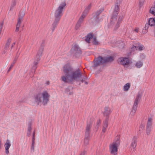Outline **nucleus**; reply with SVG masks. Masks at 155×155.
I'll return each mask as SVG.
<instances>
[{"instance_id": "6ab92c4d", "label": "nucleus", "mask_w": 155, "mask_h": 155, "mask_svg": "<svg viewBox=\"0 0 155 155\" xmlns=\"http://www.w3.org/2000/svg\"><path fill=\"white\" fill-rule=\"evenodd\" d=\"M136 104V100H135L134 101V104L133 105L132 109L131 110V111L130 112V116L131 117H132L134 116L135 114V113H136V105L135 104Z\"/></svg>"}, {"instance_id": "6e6d98bb", "label": "nucleus", "mask_w": 155, "mask_h": 155, "mask_svg": "<svg viewBox=\"0 0 155 155\" xmlns=\"http://www.w3.org/2000/svg\"><path fill=\"white\" fill-rule=\"evenodd\" d=\"M139 31V28H136V32H137Z\"/></svg>"}, {"instance_id": "b1692460", "label": "nucleus", "mask_w": 155, "mask_h": 155, "mask_svg": "<svg viewBox=\"0 0 155 155\" xmlns=\"http://www.w3.org/2000/svg\"><path fill=\"white\" fill-rule=\"evenodd\" d=\"M12 39L10 38H9L8 40H7L4 47V49L6 50H7L8 49L9 47V45L10 44V43Z\"/></svg>"}, {"instance_id": "9d476101", "label": "nucleus", "mask_w": 155, "mask_h": 155, "mask_svg": "<svg viewBox=\"0 0 155 155\" xmlns=\"http://www.w3.org/2000/svg\"><path fill=\"white\" fill-rule=\"evenodd\" d=\"M117 16H115V15H112L111 18L110 20V22L108 25L109 28H111L114 25L116 21Z\"/></svg>"}, {"instance_id": "a878e982", "label": "nucleus", "mask_w": 155, "mask_h": 155, "mask_svg": "<svg viewBox=\"0 0 155 155\" xmlns=\"http://www.w3.org/2000/svg\"><path fill=\"white\" fill-rule=\"evenodd\" d=\"M152 119L151 118H149L148 119L146 127L152 128Z\"/></svg>"}, {"instance_id": "f3484780", "label": "nucleus", "mask_w": 155, "mask_h": 155, "mask_svg": "<svg viewBox=\"0 0 155 155\" xmlns=\"http://www.w3.org/2000/svg\"><path fill=\"white\" fill-rule=\"evenodd\" d=\"M93 36V35L92 34L89 33L85 37V40L88 43H90V40H92Z\"/></svg>"}, {"instance_id": "dca6fc26", "label": "nucleus", "mask_w": 155, "mask_h": 155, "mask_svg": "<svg viewBox=\"0 0 155 155\" xmlns=\"http://www.w3.org/2000/svg\"><path fill=\"white\" fill-rule=\"evenodd\" d=\"M59 21V20L55 19L52 25L51 30L52 32L54 31L55 28L57 27Z\"/></svg>"}, {"instance_id": "393cba45", "label": "nucleus", "mask_w": 155, "mask_h": 155, "mask_svg": "<svg viewBox=\"0 0 155 155\" xmlns=\"http://www.w3.org/2000/svg\"><path fill=\"white\" fill-rule=\"evenodd\" d=\"M130 83H126L124 86L123 87L124 90L125 91H128L130 87Z\"/></svg>"}, {"instance_id": "e433bc0d", "label": "nucleus", "mask_w": 155, "mask_h": 155, "mask_svg": "<svg viewBox=\"0 0 155 155\" xmlns=\"http://www.w3.org/2000/svg\"><path fill=\"white\" fill-rule=\"evenodd\" d=\"M152 128L146 127V133L147 135L150 134Z\"/></svg>"}, {"instance_id": "a19ab883", "label": "nucleus", "mask_w": 155, "mask_h": 155, "mask_svg": "<svg viewBox=\"0 0 155 155\" xmlns=\"http://www.w3.org/2000/svg\"><path fill=\"white\" fill-rule=\"evenodd\" d=\"M25 14V12L24 11H21L19 13L18 16L22 17H23L24 16Z\"/></svg>"}, {"instance_id": "412c9836", "label": "nucleus", "mask_w": 155, "mask_h": 155, "mask_svg": "<svg viewBox=\"0 0 155 155\" xmlns=\"http://www.w3.org/2000/svg\"><path fill=\"white\" fill-rule=\"evenodd\" d=\"M73 88L71 86H68L66 88L65 90V92L67 94L69 95H71L73 94L72 92L71 91Z\"/></svg>"}, {"instance_id": "603ef678", "label": "nucleus", "mask_w": 155, "mask_h": 155, "mask_svg": "<svg viewBox=\"0 0 155 155\" xmlns=\"http://www.w3.org/2000/svg\"><path fill=\"white\" fill-rule=\"evenodd\" d=\"M31 149L33 150V151H34V145H31Z\"/></svg>"}, {"instance_id": "8fccbe9b", "label": "nucleus", "mask_w": 155, "mask_h": 155, "mask_svg": "<svg viewBox=\"0 0 155 155\" xmlns=\"http://www.w3.org/2000/svg\"><path fill=\"white\" fill-rule=\"evenodd\" d=\"M31 134V131H28L27 136L28 137Z\"/></svg>"}, {"instance_id": "bb28decb", "label": "nucleus", "mask_w": 155, "mask_h": 155, "mask_svg": "<svg viewBox=\"0 0 155 155\" xmlns=\"http://www.w3.org/2000/svg\"><path fill=\"white\" fill-rule=\"evenodd\" d=\"M91 4H90L87 7L85 8L83 13L84 14V15H87L89 10L91 8Z\"/></svg>"}, {"instance_id": "f257e3e1", "label": "nucleus", "mask_w": 155, "mask_h": 155, "mask_svg": "<svg viewBox=\"0 0 155 155\" xmlns=\"http://www.w3.org/2000/svg\"><path fill=\"white\" fill-rule=\"evenodd\" d=\"M63 72L64 75L61 77V79L64 82L70 83L76 81L84 82L86 84H88L86 81L87 79V76L83 74L79 68L74 70L69 65L67 64L63 67Z\"/></svg>"}, {"instance_id": "5fc2aeb1", "label": "nucleus", "mask_w": 155, "mask_h": 155, "mask_svg": "<svg viewBox=\"0 0 155 155\" xmlns=\"http://www.w3.org/2000/svg\"><path fill=\"white\" fill-rule=\"evenodd\" d=\"M35 144V141H32L31 145H34Z\"/></svg>"}, {"instance_id": "de8ad7c7", "label": "nucleus", "mask_w": 155, "mask_h": 155, "mask_svg": "<svg viewBox=\"0 0 155 155\" xmlns=\"http://www.w3.org/2000/svg\"><path fill=\"white\" fill-rule=\"evenodd\" d=\"M35 131H34L33 132V137H32V141H35Z\"/></svg>"}, {"instance_id": "37998d69", "label": "nucleus", "mask_w": 155, "mask_h": 155, "mask_svg": "<svg viewBox=\"0 0 155 155\" xmlns=\"http://www.w3.org/2000/svg\"><path fill=\"white\" fill-rule=\"evenodd\" d=\"M144 1L145 0H140L139 6L140 8L143 5Z\"/></svg>"}, {"instance_id": "58836bf2", "label": "nucleus", "mask_w": 155, "mask_h": 155, "mask_svg": "<svg viewBox=\"0 0 155 155\" xmlns=\"http://www.w3.org/2000/svg\"><path fill=\"white\" fill-rule=\"evenodd\" d=\"M81 23L78 21L77 25L75 27V28L76 30L78 29L81 26Z\"/></svg>"}, {"instance_id": "4468645a", "label": "nucleus", "mask_w": 155, "mask_h": 155, "mask_svg": "<svg viewBox=\"0 0 155 155\" xmlns=\"http://www.w3.org/2000/svg\"><path fill=\"white\" fill-rule=\"evenodd\" d=\"M145 49V47L143 45L139 42L136 43V50L142 51Z\"/></svg>"}, {"instance_id": "c756f323", "label": "nucleus", "mask_w": 155, "mask_h": 155, "mask_svg": "<svg viewBox=\"0 0 155 155\" xmlns=\"http://www.w3.org/2000/svg\"><path fill=\"white\" fill-rule=\"evenodd\" d=\"M92 41V43L93 44L95 45H97L98 44V42L96 39V38L95 36H93Z\"/></svg>"}, {"instance_id": "20e7f679", "label": "nucleus", "mask_w": 155, "mask_h": 155, "mask_svg": "<svg viewBox=\"0 0 155 155\" xmlns=\"http://www.w3.org/2000/svg\"><path fill=\"white\" fill-rule=\"evenodd\" d=\"M120 136H117L112 143L110 145V153L113 155H117V154L118 147L120 144Z\"/></svg>"}, {"instance_id": "a18cd8bd", "label": "nucleus", "mask_w": 155, "mask_h": 155, "mask_svg": "<svg viewBox=\"0 0 155 155\" xmlns=\"http://www.w3.org/2000/svg\"><path fill=\"white\" fill-rule=\"evenodd\" d=\"M20 26V25L17 24L16 25V27L15 30L16 32H18L19 31V29Z\"/></svg>"}, {"instance_id": "79ce46f5", "label": "nucleus", "mask_w": 155, "mask_h": 155, "mask_svg": "<svg viewBox=\"0 0 155 155\" xmlns=\"http://www.w3.org/2000/svg\"><path fill=\"white\" fill-rule=\"evenodd\" d=\"M15 5H16V2H15V1L14 0L12 1V4L11 6L10 9H12L13 8Z\"/></svg>"}, {"instance_id": "3c124183", "label": "nucleus", "mask_w": 155, "mask_h": 155, "mask_svg": "<svg viewBox=\"0 0 155 155\" xmlns=\"http://www.w3.org/2000/svg\"><path fill=\"white\" fill-rule=\"evenodd\" d=\"M15 42H14V43H13L12 44V46L11 47V49H12V48L14 46V45H15Z\"/></svg>"}, {"instance_id": "6e6552de", "label": "nucleus", "mask_w": 155, "mask_h": 155, "mask_svg": "<svg viewBox=\"0 0 155 155\" xmlns=\"http://www.w3.org/2000/svg\"><path fill=\"white\" fill-rule=\"evenodd\" d=\"M72 50L75 57H78L81 54V51L78 45H75L72 47Z\"/></svg>"}, {"instance_id": "2eb2a0df", "label": "nucleus", "mask_w": 155, "mask_h": 155, "mask_svg": "<svg viewBox=\"0 0 155 155\" xmlns=\"http://www.w3.org/2000/svg\"><path fill=\"white\" fill-rule=\"evenodd\" d=\"M108 121L107 118L105 119L103 125L102 133H104L105 132L108 126Z\"/></svg>"}, {"instance_id": "2f4dec72", "label": "nucleus", "mask_w": 155, "mask_h": 155, "mask_svg": "<svg viewBox=\"0 0 155 155\" xmlns=\"http://www.w3.org/2000/svg\"><path fill=\"white\" fill-rule=\"evenodd\" d=\"M32 124V123L31 121L29 122L28 123V131H31L32 129V127L31 126Z\"/></svg>"}, {"instance_id": "1a4fd4ad", "label": "nucleus", "mask_w": 155, "mask_h": 155, "mask_svg": "<svg viewBox=\"0 0 155 155\" xmlns=\"http://www.w3.org/2000/svg\"><path fill=\"white\" fill-rule=\"evenodd\" d=\"M118 62L124 66H127L130 63L129 59L127 58H121L118 60Z\"/></svg>"}, {"instance_id": "7c9ffc66", "label": "nucleus", "mask_w": 155, "mask_h": 155, "mask_svg": "<svg viewBox=\"0 0 155 155\" xmlns=\"http://www.w3.org/2000/svg\"><path fill=\"white\" fill-rule=\"evenodd\" d=\"M148 28V25L147 24H146L144 27V29H143L142 31V33L143 34H145L147 32V29Z\"/></svg>"}, {"instance_id": "4be33fe9", "label": "nucleus", "mask_w": 155, "mask_h": 155, "mask_svg": "<svg viewBox=\"0 0 155 155\" xmlns=\"http://www.w3.org/2000/svg\"><path fill=\"white\" fill-rule=\"evenodd\" d=\"M18 57V55H16L15 57V59H14V60L13 61V62L11 64V65L10 67H9V68L8 69V71H7L8 72H9V71H10L12 69V67L15 64L16 61H17Z\"/></svg>"}, {"instance_id": "a211bd4d", "label": "nucleus", "mask_w": 155, "mask_h": 155, "mask_svg": "<svg viewBox=\"0 0 155 155\" xmlns=\"http://www.w3.org/2000/svg\"><path fill=\"white\" fill-rule=\"evenodd\" d=\"M143 93L142 91H140L138 92V94L136 96V105L140 101Z\"/></svg>"}, {"instance_id": "39448f33", "label": "nucleus", "mask_w": 155, "mask_h": 155, "mask_svg": "<svg viewBox=\"0 0 155 155\" xmlns=\"http://www.w3.org/2000/svg\"><path fill=\"white\" fill-rule=\"evenodd\" d=\"M66 5V4L65 2H61L54 12L55 19L60 20L61 17L63 14V12Z\"/></svg>"}, {"instance_id": "423d86ee", "label": "nucleus", "mask_w": 155, "mask_h": 155, "mask_svg": "<svg viewBox=\"0 0 155 155\" xmlns=\"http://www.w3.org/2000/svg\"><path fill=\"white\" fill-rule=\"evenodd\" d=\"M92 123L91 122L87 123L86 128L85 137L84 140V144L85 146L87 145L90 138V130L91 127Z\"/></svg>"}, {"instance_id": "5701e85b", "label": "nucleus", "mask_w": 155, "mask_h": 155, "mask_svg": "<svg viewBox=\"0 0 155 155\" xmlns=\"http://www.w3.org/2000/svg\"><path fill=\"white\" fill-rule=\"evenodd\" d=\"M119 11V6H115L114 11L113 12L112 15H115V16H117Z\"/></svg>"}, {"instance_id": "09e8293b", "label": "nucleus", "mask_w": 155, "mask_h": 155, "mask_svg": "<svg viewBox=\"0 0 155 155\" xmlns=\"http://www.w3.org/2000/svg\"><path fill=\"white\" fill-rule=\"evenodd\" d=\"M86 152L85 151H84L82 152L80 155H85Z\"/></svg>"}, {"instance_id": "aec40b11", "label": "nucleus", "mask_w": 155, "mask_h": 155, "mask_svg": "<svg viewBox=\"0 0 155 155\" xmlns=\"http://www.w3.org/2000/svg\"><path fill=\"white\" fill-rule=\"evenodd\" d=\"M143 65V61L142 60H138L136 62V68H140Z\"/></svg>"}, {"instance_id": "f704fd0d", "label": "nucleus", "mask_w": 155, "mask_h": 155, "mask_svg": "<svg viewBox=\"0 0 155 155\" xmlns=\"http://www.w3.org/2000/svg\"><path fill=\"white\" fill-rule=\"evenodd\" d=\"M86 15H84V14L83 13L82 14L78 22L82 23V22L84 18L86 16Z\"/></svg>"}, {"instance_id": "c03bdc74", "label": "nucleus", "mask_w": 155, "mask_h": 155, "mask_svg": "<svg viewBox=\"0 0 155 155\" xmlns=\"http://www.w3.org/2000/svg\"><path fill=\"white\" fill-rule=\"evenodd\" d=\"M144 128V125L143 124H141L140 127V131L143 130Z\"/></svg>"}, {"instance_id": "cd10ccee", "label": "nucleus", "mask_w": 155, "mask_h": 155, "mask_svg": "<svg viewBox=\"0 0 155 155\" xmlns=\"http://www.w3.org/2000/svg\"><path fill=\"white\" fill-rule=\"evenodd\" d=\"M145 57L146 56L145 54L143 53H141L138 57V58L139 60H142L143 61V60L145 59Z\"/></svg>"}, {"instance_id": "4c0bfd02", "label": "nucleus", "mask_w": 155, "mask_h": 155, "mask_svg": "<svg viewBox=\"0 0 155 155\" xmlns=\"http://www.w3.org/2000/svg\"><path fill=\"white\" fill-rule=\"evenodd\" d=\"M121 2L122 0H117L115 3V6H120Z\"/></svg>"}, {"instance_id": "ea45409f", "label": "nucleus", "mask_w": 155, "mask_h": 155, "mask_svg": "<svg viewBox=\"0 0 155 155\" xmlns=\"http://www.w3.org/2000/svg\"><path fill=\"white\" fill-rule=\"evenodd\" d=\"M135 49L136 46H134L133 45V47L130 49V53H132L133 52L135 51Z\"/></svg>"}, {"instance_id": "7ed1b4c3", "label": "nucleus", "mask_w": 155, "mask_h": 155, "mask_svg": "<svg viewBox=\"0 0 155 155\" xmlns=\"http://www.w3.org/2000/svg\"><path fill=\"white\" fill-rule=\"evenodd\" d=\"M114 60L113 57L110 56L102 57L99 56L97 58L94 60V64L93 67L94 69H96L97 67L101 64L111 62Z\"/></svg>"}, {"instance_id": "f8f14e48", "label": "nucleus", "mask_w": 155, "mask_h": 155, "mask_svg": "<svg viewBox=\"0 0 155 155\" xmlns=\"http://www.w3.org/2000/svg\"><path fill=\"white\" fill-rule=\"evenodd\" d=\"M112 112L110 108L107 106L105 107L104 108V110L103 113L104 115L106 116L105 119L108 118V120H109V115Z\"/></svg>"}, {"instance_id": "c9c22d12", "label": "nucleus", "mask_w": 155, "mask_h": 155, "mask_svg": "<svg viewBox=\"0 0 155 155\" xmlns=\"http://www.w3.org/2000/svg\"><path fill=\"white\" fill-rule=\"evenodd\" d=\"M131 147H132L134 149V148L136 147L135 140L134 138L133 141L132 142Z\"/></svg>"}, {"instance_id": "ddd939ff", "label": "nucleus", "mask_w": 155, "mask_h": 155, "mask_svg": "<svg viewBox=\"0 0 155 155\" xmlns=\"http://www.w3.org/2000/svg\"><path fill=\"white\" fill-rule=\"evenodd\" d=\"M11 145L9 140L7 139L6 140V143L5 144L4 146L5 147V153L6 154H8L9 153V149Z\"/></svg>"}, {"instance_id": "13d9d810", "label": "nucleus", "mask_w": 155, "mask_h": 155, "mask_svg": "<svg viewBox=\"0 0 155 155\" xmlns=\"http://www.w3.org/2000/svg\"><path fill=\"white\" fill-rule=\"evenodd\" d=\"M46 84L48 85L49 84V81H48L46 82Z\"/></svg>"}, {"instance_id": "473e14b6", "label": "nucleus", "mask_w": 155, "mask_h": 155, "mask_svg": "<svg viewBox=\"0 0 155 155\" xmlns=\"http://www.w3.org/2000/svg\"><path fill=\"white\" fill-rule=\"evenodd\" d=\"M37 64H38L37 62H36V61H34V65L33 66L32 68V69L34 70V72H35V70L37 68Z\"/></svg>"}, {"instance_id": "bf43d9fd", "label": "nucleus", "mask_w": 155, "mask_h": 155, "mask_svg": "<svg viewBox=\"0 0 155 155\" xmlns=\"http://www.w3.org/2000/svg\"><path fill=\"white\" fill-rule=\"evenodd\" d=\"M134 31H136V29H134Z\"/></svg>"}, {"instance_id": "0eeeda50", "label": "nucleus", "mask_w": 155, "mask_h": 155, "mask_svg": "<svg viewBox=\"0 0 155 155\" xmlns=\"http://www.w3.org/2000/svg\"><path fill=\"white\" fill-rule=\"evenodd\" d=\"M104 10V8L99 10L94 13V16L91 19V20L93 23H96L99 21V19L98 16Z\"/></svg>"}, {"instance_id": "9b49d317", "label": "nucleus", "mask_w": 155, "mask_h": 155, "mask_svg": "<svg viewBox=\"0 0 155 155\" xmlns=\"http://www.w3.org/2000/svg\"><path fill=\"white\" fill-rule=\"evenodd\" d=\"M43 49V46H41L39 49L36 56L35 61H36V62H37L38 64V62L40 60V57L42 55V53Z\"/></svg>"}, {"instance_id": "72a5a7b5", "label": "nucleus", "mask_w": 155, "mask_h": 155, "mask_svg": "<svg viewBox=\"0 0 155 155\" xmlns=\"http://www.w3.org/2000/svg\"><path fill=\"white\" fill-rule=\"evenodd\" d=\"M23 21V17L20 16H18V19L17 24L20 25L21 23Z\"/></svg>"}, {"instance_id": "4d7b16f0", "label": "nucleus", "mask_w": 155, "mask_h": 155, "mask_svg": "<svg viewBox=\"0 0 155 155\" xmlns=\"http://www.w3.org/2000/svg\"><path fill=\"white\" fill-rule=\"evenodd\" d=\"M1 140H0V148H1Z\"/></svg>"}, {"instance_id": "864d4df0", "label": "nucleus", "mask_w": 155, "mask_h": 155, "mask_svg": "<svg viewBox=\"0 0 155 155\" xmlns=\"http://www.w3.org/2000/svg\"><path fill=\"white\" fill-rule=\"evenodd\" d=\"M7 51V50H6L4 49V50L3 51V54H5Z\"/></svg>"}, {"instance_id": "c85d7f7f", "label": "nucleus", "mask_w": 155, "mask_h": 155, "mask_svg": "<svg viewBox=\"0 0 155 155\" xmlns=\"http://www.w3.org/2000/svg\"><path fill=\"white\" fill-rule=\"evenodd\" d=\"M122 20V18H119L118 19V20L117 22V24L115 27V28L116 29H117L119 27V25L121 23Z\"/></svg>"}, {"instance_id": "f03ea898", "label": "nucleus", "mask_w": 155, "mask_h": 155, "mask_svg": "<svg viewBox=\"0 0 155 155\" xmlns=\"http://www.w3.org/2000/svg\"><path fill=\"white\" fill-rule=\"evenodd\" d=\"M50 95L46 91L39 93L35 96V101L38 104L41 103L44 105H46L49 101Z\"/></svg>"}, {"instance_id": "49530a36", "label": "nucleus", "mask_w": 155, "mask_h": 155, "mask_svg": "<svg viewBox=\"0 0 155 155\" xmlns=\"http://www.w3.org/2000/svg\"><path fill=\"white\" fill-rule=\"evenodd\" d=\"M101 123V121L100 120H98L97 121V128H98V127H99V126Z\"/></svg>"}]
</instances>
